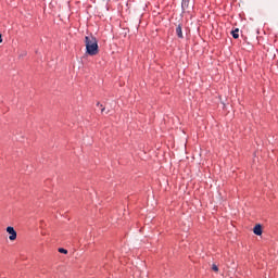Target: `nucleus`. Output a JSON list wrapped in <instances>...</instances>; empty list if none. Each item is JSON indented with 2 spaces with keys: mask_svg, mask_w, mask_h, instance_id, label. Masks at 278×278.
I'll list each match as a JSON object with an SVG mask.
<instances>
[{
  "mask_svg": "<svg viewBox=\"0 0 278 278\" xmlns=\"http://www.w3.org/2000/svg\"><path fill=\"white\" fill-rule=\"evenodd\" d=\"M85 47L86 53L88 55H98L99 54V41L92 35L85 37Z\"/></svg>",
  "mask_w": 278,
  "mask_h": 278,
  "instance_id": "1",
  "label": "nucleus"
},
{
  "mask_svg": "<svg viewBox=\"0 0 278 278\" xmlns=\"http://www.w3.org/2000/svg\"><path fill=\"white\" fill-rule=\"evenodd\" d=\"M7 233L10 235L9 240H11V242H14V240H16V230H14V227H7Z\"/></svg>",
  "mask_w": 278,
  "mask_h": 278,
  "instance_id": "2",
  "label": "nucleus"
},
{
  "mask_svg": "<svg viewBox=\"0 0 278 278\" xmlns=\"http://www.w3.org/2000/svg\"><path fill=\"white\" fill-rule=\"evenodd\" d=\"M253 231L255 236H262V225L257 224L254 228Z\"/></svg>",
  "mask_w": 278,
  "mask_h": 278,
  "instance_id": "3",
  "label": "nucleus"
},
{
  "mask_svg": "<svg viewBox=\"0 0 278 278\" xmlns=\"http://www.w3.org/2000/svg\"><path fill=\"white\" fill-rule=\"evenodd\" d=\"M176 36H178L179 38H184V31L181 29V25H178L176 27Z\"/></svg>",
  "mask_w": 278,
  "mask_h": 278,
  "instance_id": "4",
  "label": "nucleus"
},
{
  "mask_svg": "<svg viewBox=\"0 0 278 278\" xmlns=\"http://www.w3.org/2000/svg\"><path fill=\"white\" fill-rule=\"evenodd\" d=\"M239 31H240V29H238V28H236L235 30L231 31V36L236 40H238V38H240V35L238 34Z\"/></svg>",
  "mask_w": 278,
  "mask_h": 278,
  "instance_id": "5",
  "label": "nucleus"
},
{
  "mask_svg": "<svg viewBox=\"0 0 278 278\" xmlns=\"http://www.w3.org/2000/svg\"><path fill=\"white\" fill-rule=\"evenodd\" d=\"M190 3L189 0H182L181 8L185 10V8H188V4Z\"/></svg>",
  "mask_w": 278,
  "mask_h": 278,
  "instance_id": "6",
  "label": "nucleus"
},
{
  "mask_svg": "<svg viewBox=\"0 0 278 278\" xmlns=\"http://www.w3.org/2000/svg\"><path fill=\"white\" fill-rule=\"evenodd\" d=\"M59 253H63L64 255L68 254V250L60 248Z\"/></svg>",
  "mask_w": 278,
  "mask_h": 278,
  "instance_id": "7",
  "label": "nucleus"
},
{
  "mask_svg": "<svg viewBox=\"0 0 278 278\" xmlns=\"http://www.w3.org/2000/svg\"><path fill=\"white\" fill-rule=\"evenodd\" d=\"M212 270H214L215 273H218V266H216V264H213Z\"/></svg>",
  "mask_w": 278,
  "mask_h": 278,
  "instance_id": "8",
  "label": "nucleus"
},
{
  "mask_svg": "<svg viewBox=\"0 0 278 278\" xmlns=\"http://www.w3.org/2000/svg\"><path fill=\"white\" fill-rule=\"evenodd\" d=\"M97 105H98V106L100 105L101 112H105V108H103V104H101V103L98 102Z\"/></svg>",
  "mask_w": 278,
  "mask_h": 278,
  "instance_id": "9",
  "label": "nucleus"
},
{
  "mask_svg": "<svg viewBox=\"0 0 278 278\" xmlns=\"http://www.w3.org/2000/svg\"><path fill=\"white\" fill-rule=\"evenodd\" d=\"M0 42H3V38H2V36H1V34H0Z\"/></svg>",
  "mask_w": 278,
  "mask_h": 278,
  "instance_id": "10",
  "label": "nucleus"
}]
</instances>
